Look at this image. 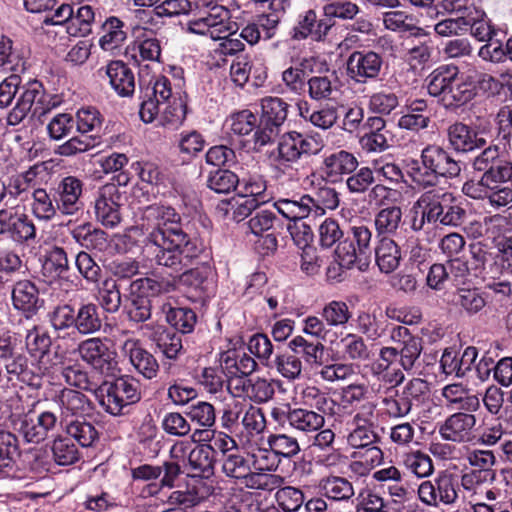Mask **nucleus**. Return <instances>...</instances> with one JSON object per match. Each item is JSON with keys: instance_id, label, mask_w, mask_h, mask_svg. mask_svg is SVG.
Instances as JSON below:
<instances>
[{"instance_id": "nucleus-1", "label": "nucleus", "mask_w": 512, "mask_h": 512, "mask_svg": "<svg viewBox=\"0 0 512 512\" xmlns=\"http://www.w3.org/2000/svg\"><path fill=\"white\" fill-rule=\"evenodd\" d=\"M139 225L144 235L141 253L145 261L175 273L183 271L180 283L197 292L209 291L210 268L188 269L203 253V245L185 231L182 216L174 207L162 203L143 207Z\"/></svg>"}, {"instance_id": "nucleus-2", "label": "nucleus", "mask_w": 512, "mask_h": 512, "mask_svg": "<svg viewBox=\"0 0 512 512\" xmlns=\"http://www.w3.org/2000/svg\"><path fill=\"white\" fill-rule=\"evenodd\" d=\"M416 205L421 209L420 223L412 224L414 231H419L425 223L457 228L467 219V211L462 203L442 188L430 189L420 195Z\"/></svg>"}, {"instance_id": "nucleus-3", "label": "nucleus", "mask_w": 512, "mask_h": 512, "mask_svg": "<svg viewBox=\"0 0 512 512\" xmlns=\"http://www.w3.org/2000/svg\"><path fill=\"white\" fill-rule=\"evenodd\" d=\"M317 198L308 194L293 198H280L274 203L277 211L289 220H302L310 215L323 214L325 209H335L339 205V198L335 189L321 187L316 192Z\"/></svg>"}, {"instance_id": "nucleus-4", "label": "nucleus", "mask_w": 512, "mask_h": 512, "mask_svg": "<svg viewBox=\"0 0 512 512\" xmlns=\"http://www.w3.org/2000/svg\"><path fill=\"white\" fill-rule=\"evenodd\" d=\"M261 115L254 132V146L261 148L272 143L281 133L287 120L290 105L280 97L267 96L261 99Z\"/></svg>"}, {"instance_id": "nucleus-5", "label": "nucleus", "mask_w": 512, "mask_h": 512, "mask_svg": "<svg viewBox=\"0 0 512 512\" xmlns=\"http://www.w3.org/2000/svg\"><path fill=\"white\" fill-rule=\"evenodd\" d=\"M372 231L367 225L362 223L352 225L348 232V237L339 242L336 249V258L340 259L343 266L352 268L356 263H360L359 269L364 270L362 266H367L366 261L371 255Z\"/></svg>"}, {"instance_id": "nucleus-6", "label": "nucleus", "mask_w": 512, "mask_h": 512, "mask_svg": "<svg viewBox=\"0 0 512 512\" xmlns=\"http://www.w3.org/2000/svg\"><path fill=\"white\" fill-rule=\"evenodd\" d=\"M104 386L105 394L99 397V403L113 416L124 415L127 407L141 399L140 384L133 377H120Z\"/></svg>"}, {"instance_id": "nucleus-7", "label": "nucleus", "mask_w": 512, "mask_h": 512, "mask_svg": "<svg viewBox=\"0 0 512 512\" xmlns=\"http://www.w3.org/2000/svg\"><path fill=\"white\" fill-rule=\"evenodd\" d=\"M77 351L83 362L103 375L115 376L118 371L117 353L109 347L106 339H85L78 344Z\"/></svg>"}, {"instance_id": "nucleus-8", "label": "nucleus", "mask_w": 512, "mask_h": 512, "mask_svg": "<svg viewBox=\"0 0 512 512\" xmlns=\"http://www.w3.org/2000/svg\"><path fill=\"white\" fill-rule=\"evenodd\" d=\"M230 10L225 6L215 4L201 15L189 21L188 30L198 35H208L211 39L222 38L223 34H230L235 23L230 20Z\"/></svg>"}, {"instance_id": "nucleus-9", "label": "nucleus", "mask_w": 512, "mask_h": 512, "mask_svg": "<svg viewBox=\"0 0 512 512\" xmlns=\"http://www.w3.org/2000/svg\"><path fill=\"white\" fill-rule=\"evenodd\" d=\"M320 150L319 143L312 137L296 131L281 136L277 146L276 161L285 167L297 162L303 155H312Z\"/></svg>"}, {"instance_id": "nucleus-10", "label": "nucleus", "mask_w": 512, "mask_h": 512, "mask_svg": "<svg viewBox=\"0 0 512 512\" xmlns=\"http://www.w3.org/2000/svg\"><path fill=\"white\" fill-rule=\"evenodd\" d=\"M121 191L115 186H101L94 200V214L98 222L106 228H114L122 221Z\"/></svg>"}, {"instance_id": "nucleus-11", "label": "nucleus", "mask_w": 512, "mask_h": 512, "mask_svg": "<svg viewBox=\"0 0 512 512\" xmlns=\"http://www.w3.org/2000/svg\"><path fill=\"white\" fill-rule=\"evenodd\" d=\"M0 235L17 243H28L36 238V227L29 216L14 208L0 210Z\"/></svg>"}, {"instance_id": "nucleus-12", "label": "nucleus", "mask_w": 512, "mask_h": 512, "mask_svg": "<svg viewBox=\"0 0 512 512\" xmlns=\"http://www.w3.org/2000/svg\"><path fill=\"white\" fill-rule=\"evenodd\" d=\"M383 67V58L374 51H354L347 60V71L358 83L376 80Z\"/></svg>"}, {"instance_id": "nucleus-13", "label": "nucleus", "mask_w": 512, "mask_h": 512, "mask_svg": "<svg viewBox=\"0 0 512 512\" xmlns=\"http://www.w3.org/2000/svg\"><path fill=\"white\" fill-rule=\"evenodd\" d=\"M20 89L22 91L17 98L15 106L10 110L6 118L9 126L20 124L29 112H32L34 116V109L41 104V99L44 97V87L37 80L21 85Z\"/></svg>"}, {"instance_id": "nucleus-14", "label": "nucleus", "mask_w": 512, "mask_h": 512, "mask_svg": "<svg viewBox=\"0 0 512 512\" xmlns=\"http://www.w3.org/2000/svg\"><path fill=\"white\" fill-rule=\"evenodd\" d=\"M482 177L486 186L495 191L497 202L503 207L512 202V163L502 159L495 166H490Z\"/></svg>"}, {"instance_id": "nucleus-15", "label": "nucleus", "mask_w": 512, "mask_h": 512, "mask_svg": "<svg viewBox=\"0 0 512 512\" xmlns=\"http://www.w3.org/2000/svg\"><path fill=\"white\" fill-rule=\"evenodd\" d=\"M391 339L397 343L399 365L404 371H412L422 352V340L413 336L405 326H396L391 331Z\"/></svg>"}, {"instance_id": "nucleus-16", "label": "nucleus", "mask_w": 512, "mask_h": 512, "mask_svg": "<svg viewBox=\"0 0 512 512\" xmlns=\"http://www.w3.org/2000/svg\"><path fill=\"white\" fill-rule=\"evenodd\" d=\"M56 205L60 208V214L72 216L77 214L83 207L80 200L83 193V182L74 176H66L53 186Z\"/></svg>"}, {"instance_id": "nucleus-17", "label": "nucleus", "mask_w": 512, "mask_h": 512, "mask_svg": "<svg viewBox=\"0 0 512 512\" xmlns=\"http://www.w3.org/2000/svg\"><path fill=\"white\" fill-rule=\"evenodd\" d=\"M420 158L422 162L428 163L440 178L453 179L461 174L462 163L439 145L429 144L424 147Z\"/></svg>"}, {"instance_id": "nucleus-18", "label": "nucleus", "mask_w": 512, "mask_h": 512, "mask_svg": "<svg viewBox=\"0 0 512 512\" xmlns=\"http://www.w3.org/2000/svg\"><path fill=\"white\" fill-rule=\"evenodd\" d=\"M13 307L23 313L26 319L34 317L44 306L39 289L30 280H20L13 285L11 292Z\"/></svg>"}, {"instance_id": "nucleus-19", "label": "nucleus", "mask_w": 512, "mask_h": 512, "mask_svg": "<svg viewBox=\"0 0 512 512\" xmlns=\"http://www.w3.org/2000/svg\"><path fill=\"white\" fill-rule=\"evenodd\" d=\"M272 416L276 420H286L291 427L303 432H315L323 427L325 418L321 413L307 408H291L286 409L275 408Z\"/></svg>"}, {"instance_id": "nucleus-20", "label": "nucleus", "mask_w": 512, "mask_h": 512, "mask_svg": "<svg viewBox=\"0 0 512 512\" xmlns=\"http://www.w3.org/2000/svg\"><path fill=\"white\" fill-rule=\"evenodd\" d=\"M475 412H455L448 416L439 426V434L442 439L455 443L470 440L477 423Z\"/></svg>"}, {"instance_id": "nucleus-21", "label": "nucleus", "mask_w": 512, "mask_h": 512, "mask_svg": "<svg viewBox=\"0 0 512 512\" xmlns=\"http://www.w3.org/2000/svg\"><path fill=\"white\" fill-rule=\"evenodd\" d=\"M367 131L360 137L361 148L368 153H379L390 147L392 134L382 117H369L365 123Z\"/></svg>"}, {"instance_id": "nucleus-22", "label": "nucleus", "mask_w": 512, "mask_h": 512, "mask_svg": "<svg viewBox=\"0 0 512 512\" xmlns=\"http://www.w3.org/2000/svg\"><path fill=\"white\" fill-rule=\"evenodd\" d=\"M449 145L461 153L483 148L487 141L482 133L462 122H455L447 128Z\"/></svg>"}, {"instance_id": "nucleus-23", "label": "nucleus", "mask_w": 512, "mask_h": 512, "mask_svg": "<svg viewBox=\"0 0 512 512\" xmlns=\"http://www.w3.org/2000/svg\"><path fill=\"white\" fill-rule=\"evenodd\" d=\"M276 500L283 512H297L305 503L306 512H324L328 505L322 498L306 500L303 492L294 487H285L276 493Z\"/></svg>"}, {"instance_id": "nucleus-24", "label": "nucleus", "mask_w": 512, "mask_h": 512, "mask_svg": "<svg viewBox=\"0 0 512 512\" xmlns=\"http://www.w3.org/2000/svg\"><path fill=\"white\" fill-rule=\"evenodd\" d=\"M109 79L111 88L120 97H129L135 91V76L132 69L121 60H112L99 72L103 71Z\"/></svg>"}, {"instance_id": "nucleus-25", "label": "nucleus", "mask_w": 512, "mask_h": 512, "mask_svg": "<svg viewBox=\"0 0 512 512\" xmlns=\"http://www.w3.org/2000/svg\"><path fill=\"white\" fill-rule=\"evenodd\" d=\"M445 406L456 412H476L480 408V399L462 384H448L442 389Z\"/></svg>"}, {"instance_id": "nucleus-26", "label": "nucleus", "mask_w": 512, "mask_h": 512, "mask_svg": "<svg viewBox=\"0 0 512 512\" xmlns=\"http://www.w3.org/2000/svg\"><path fill=\"white\" fill-rule=\"evenodd\" d=\"M358 165V160L352 153L340 150L325 157L322 169L328 180L337 182L342 175L356 171Z\"/></svg>"}, {"instance_id": "nucleus-27", "label": "nucleus", "mask_w": 512, "mask_h": 512, "mask_svg": "<svg viewBox=\"0 0 512 512\" xmlns=\"http://www.w3.org/2000/svg\"><path fill=\"white\" fill-rule=\"evenodd\" d=\"M374 252L376 264L382 273L389 274L400 266L401 249L393 238H376Z\"/></svg>"}, {"instance_id": "nucleus-28", "label": "nucleus", "mask_w": 512, "mask_h": 512, "mask_svg": "<svg viewBox=\"0 0 512 512\" xmlns=\"http://www.w3.org/2000/svg\"><path fill=\"white\" fill-rule=\"evenodd\" d=\"M138 296L151 300V298L158 297L176 290L175 278H154L142 277L133 280L129 289Z\"/></svg>"}, {"instance_id": "nucleus-29", "label": "nucleus", "mask_w": 512, "mask_h": 512, "mask_svg": "<svg viewBox=\"0 0 512 512\" xmlns=\"http://www.w3.org/2000/svg\"><path fill=\"white\" fill-rule=\"evenodd\" d=\"M403 211L400 206H388L380 209L374 217L376 238H393L403 225Z\"/></svg>"}, {"instance_id": "nucleus-30", "label": "nucleus", "mask_w": 512, "mask_h": 512, "mask_svg": "<svg viewBox=\"0 0 512 512\" xmlns=\"http://www.w3.org/2000/svg\"><path fill=\"white\" fill-rule=\"evenodd\" d=\"M62 422L69 420V417H81L91 410V402L83 393L73 389H63L59 396Z\"/></svg>"}, {"instance_id": "nucleus-31", "label": "nucleus", "mask_w": 512, "mask_h": 512, "mask_svg": "<svg viewBox=\"0 0 512 512\" xmlns=\"http://www.w3.org/2000/svg\"><path fill=\"white\" fill-rule=\"evenodd\" d=\"M31 196V210L37 219L50 221L60 213V208L56 207L58 201L55 197L53 187L49 190L45 188H36L33 190Z\"/></svg>"}, {"instance_id": "nucleus-32", "label": "nucleus", "mask_w": 512, "mask_h": 512, "mask_svg": "<svg viewBox=\"0 0 512 512\" xmlns=\"http://www.w3.org/2000/svg\"><path fill=\"white\" fill-rule=\"evenodd\" d=\"M216 450L210 444L196 445L189 452L188 465L194 475L209 478L214 474Z\"/></svg>"}, {"instance_id": "nucleus-33", "label": "nucleus", "mask_w": 512, "mask_h": 512, "mask_svg": "<svg viewBox=\"0 0 512 512\" xmlns=\"http://www.w3.org/2000/svg\"><path fill=\"white\" fill-rule=\"evenodd\" d=\"M73 239L88 250L104 251L108 247L106 232L94 227L91 223H83L71 231Z\"/></svg>"}, {"instance_id": "nucleus-34", "label": "nucleus", "mask_w": 512, "mask_h": 512, "mask_svg": "<svg viewBox=\"0 0 512 512\" xmlns=\"http://www.w3.org/2000/svg\"><path fill=\"white\" fill-rule=\"evenodd\" d=\"M474 96L471 83L465 82L458 74L439 101L447 109H456L471 101Z\"/></svg>"}, {"instance_id": "nucleus-35", "label": "nucleus", "mask_w": 512, "mask_h": 512, "mask_svg": "<svg viewBox=\"0 0 512 512\" xmlns=\"http://www.w3.org/2000/svg\"><path fill=\"white\" fill-rule=\"evenodd\" d=\"M308 95L315 101H329L336 99L338 94L337 76L334 72L312 76L307 81Z\"/></svg>"}, {"instance_id": "nucleus-36", "label": "nucleus", "mask_w": 512, "mask_h": 512, "mask_svg": "<svg viewBox=\"0 0 512 512\" xmlns=\"http://www.w3.org/2000/svg\"><path fill=\"white\" fill-rule=\"evenodd\" d=\"M452 303L468 316H473L487 304L484 293L477 288H460L452 296Z\"/></svg>"}, {"instance_id": "nucleus-37", "label": "nucleus", "mask_w": 512, "mask_h": 512, "mask_svg": "<svg viewBox=\"0 0 512 512\" xmlns=\"http://www.w3.org/2000/svg\"><path fill=\"white\" fill-rule=\"evenodd\" d=\"M129 348V359L133 367L146 379H153L159 371V364L156 358L136 342H127Z\"/></svg>"}, {"instance_id": "nucleus-38", "label": "nucleus", "mask_w": 512, "mask_h": 512, "mask_svg": "<svg viewBox=\"0 0 512 512\" xmlns=\"http://www.w3.org/2000/svg\"><path fill=\"white\" fill-rule=\"evenodd\" d=\"M101 28L103 35L99 39V46L104 51L118 49L127 38L125 23L118 17H108Z\"/></svg>"}, {"instance_id": "nucleus-39", "label": "nucleus", "mask_w": 512, "mask_h": 512, "mask_svg": "<svg viewBox=\"0 0 512 512\" xmlns=\"http://www.w3.org/2000/svg\"><path fill=\"white\" fill-rule=\"evenodd\" d=\"M69 270V261L65 250L54 246L46 251L42 263V275L53 281L62 277Z\"/></svg>"}, {"instance_id": "nucleus-40", "label": "nucleus", "mask_w": 512, "mask_h": 512, "mask_svg": "<svg viewBox=\"0 0 512 512\" xmlns=\"http://www.w3.org/2000/svg\"><path fill=\"white\" fill-rule=\"evenodd\" d=\"M459 74V69L453 65H441L433 70L426 78L427 91L432 97L440 98L448 87L453 83L456 75Z\"/></svg>"}, {"instance_id": "nucleus-41", "label": "nucleus", "mask_w": 512, "mask_h": 512, "mask_svg": "<svg viewBox=\"0 0 512 512\" xmlns=\"http://www.w3.org/2000/svg\"><path fill=\"white\" fill-rule=\"evenodd\" d=\"M102 328L99 307L94 303L81 304L76 310L75 333L90 335Z\"/></svg>"}, {"instance_id": "nucleus-42", "label": "nucleus", "mask_w": 512, "mask_h": 512, "mask_svg": "<svg viewBox=\"0 0 512 512\" xmlns=\"http://www.w3.org/2000/svg\"><path fill=\"white\" fill-rule=\"evenodd\" d=\"M63 423L70 439L73 438L82 447H90L98 439L95 426L82 417L65 420Z\"/></svg>"}, {"instance_id": "nucleus-43", "label": "nucleus", "mask_w": 512, "mask_h": 512, "mask_svg": "<svg viewBox=\"0 0 512 512\" xmlns=\"http://www.w3.org/2000/svg\"><path fill=\"white\" fill-rule=\"evenodd\" d=\"M99 306L107 313L114 314L122 305V294L116 279H106L97 290Z\"/></svg>"}, {"instance_id": "nucleus-44", "label": "nucleus", "mask_w": 512, "mask_h": 512, "mask_svg": "<svg viewBox=\"0 0 512 512\" xmlns=\"http://www.w3.org/2000/svg\"><path fill=\"white\" fill-rule=\"evenodd\" d=\"M398 390L412 411L428 400L430 392L429 383L421 378H412Z\"/></svg>"}, {"instance_id": "nucleus-45", "label": "nucleus", "mask_w": 512, "mask_h": 512, "mask_svg": "<svg viewBox=\"0 0 512 512\" xmlns=\"http://www.w3.org/2000/svg\"><path fill=\"white\" fill-rule=\"evenodd\" d=\"M239 184L238 175L229 169H213L209 171L206 178L207 187L218 194H228L234 191Z\"/></svg>"}, {"instance_id": "nucleus-46", "label": "nucleus", "mask_w": 512, "mask_h": 512, "mask_svg": "<svg viewBox=\"0 0 512 512\" xmlns=\"http://www.w3.org/2000/svg\"><path fill=\"white\" fill-rule=\"evenodd\" d=\"M288 345L292 352L302 357L306 363L320 364L324 352V346L320 341H308L303 336H296Z\"/></svg>"}, {"instance_id": "nucleus-47", "label": "nucleus", "mask_w": 512, "mask_h": 512, "mask_svg": "<svg viewBox=\"0 0 512 512\" xmlns=\"http://www.w3.org/2000/svg\"><path fill=\"white\" fill-rule=\"evenodd\" d=\"M154 342L157 349L168 359H177L183 351L181 335L172 329L157 331Z\"/></svg>"}, {"instance_id": "nucleus-48", "label": "nucleus", "mask_w": 512, "mask_h": 512, "mask_svg": "<svg viewBox=\"0 0 512 512\" xmlns=\"http://www.w3.org/2000/svg\"><path fill=\"white\" fill-rule=\"evenodd\" d=\"M49 321L53 329L58 333V337H64L61 332L66 333L72 329L75 333L76 310L70 304H59L49 313Z\"/></svg>"}, {"instance_id": "nucleus-49", "label": "nucleus", "mask_w": 512, "mask_h": 512, "mask_svg": "<svg viewBox=\"0 0 512 512\" xmlns=\"http://www.w3.org/2000/svg\"><path fill=\"white\" fill-rule=\"evenodd\" d=\"M51 450L55 463L60 466L72 465L79 459L78 448L69 437L55 438Z\"/></svg>"}, {"instance_id": "nucleus-50", "label": "nucleus", "mask_w": 512, "mask_h": 512, "mask_svg": "<svg viewBox=\"0 0 512 512\" xmlns=\"http://www.w3.org/2000/svg\"><path fill=\"white\" fill-rule=\"evenodd\" d=\"M320 315L329 328L344 327L352 316L348 305L340 300H332L325 304Z\"/></svg>"}, {"instance_id": "nucleus-51", "label": "nucleus", "mask_w": 512, "mask_h": 512, "mask_svg": "<svg viewBox=\"0 0 512 512\" xmlns=\"http://www.w3.org/2000/svg\"><path fill=\"white\" fill-rule=\"evenodd\" d=\"M222 470L227 477L242 479L243 477L253 478L249 460L237 450L225 455Z\"/></svg>"}, {"instance_id": "nucleus-52", "label": "nucleus", "mask_w": 512, "mask_h": 512, "mask_svg": "<svg viewBox=\"0 0 512 512\" xmlns=\"http://www.w3.org/2000/svg\"><path fill=\"white\" fill-rule=\"evenodd\" d=\"M267 444L273 454L278 457L292 458L301 450L297 438L284 433L269 435Z\"/></svg>"}, {"instance_id": "nucleus-53", "label": "nucleus", "mask_w": 512, "mask_h": 512, "mask_svg": "<svg viewBox=\"0 0 512 512\" xmlns=\"http://www.w3.org/2000/svg\"><path fill=\"white\" fill-rule=\"evenodd\" d=\"M166 320L178 332L186 334L193 331L197 316L190 308L171 307L166 313Z\"/></svg>"}, {"instance_id": "nucleus-54", "label": "nucleus", "mask_w": 512, "mask_h": 512, "mask_svg": "<svg viewBox=\"0 0 512 512\" xmlns=\"http://www.w3.org/2000/svg\"><path fill=\"white\" fill-rule=\"evenodd\" d=\"M94 18L95 13L90 5L78 7L77 11L73 13L71 24L67 27V33L74 37L89 34Z\"/></svg>"}, {"instance_id": "nucleus-55", "label": "nucleus", "mask_w": 512, "mask_h": 512, "mask_svg": "<svg viewBox=\"0 0 512 512\" xmlns=\"http://www.w3.org/2000/svg\"><path fill=\"white\" fill-rule=\"evenodd\" d=\"M241 424L249 436L261 434L266 428V418L261 408L248 405L242 409Z\"/></svg>"}, {"instance_id": "nucleus-56", "label": "nucleus", "mask_w": 512, "mask_h": 512, "mask_svg": "<svg viewBox=\"0 0 512 512\" xmlns=\"http://www.w3.org/2000/svg\"><path fill=\"white\" fill-rule=\"evenodd\" d=\"M411 180L423 189L434 187L439 182V175L422 160H412L409 166Z\"/></svg>"}, {"instance_id": "nucleus-57", "label": "nucleus", "mask_w": 512, "mask_h": 512, "mask_svg": "<svg viewBox=\"0 0 512 512\" xmlns=\"http://www.w3.org/2000/svg\"><path fill=\"white\" fill-rule=\"evenodd\" d=\"M127 299L129 301V305L127 306V314L131 321L142 323L151 318V300L138 296L136 293L130 290L128 292Z\"/></svg>"}, {"instance_id": "nucleus-58", "label": "nucleus", "mask_w": 512, "mask_h": 512, "mask_svg": "<svg viewBox=\"0 0 512 512\" xmlns=\"http://www.w3.org/2000/svg\"><path fill=\"white\" fill-rule=\"evenodd\" d=\"M98 137L96 135L91 136H76L71 137L69 140L59 145L55 149V153L64 156L70 157L74 156L78 153H83L88 151L89 149L96 146Z\"/></svg>"}, {"instance_id": "nucleus-59", "label": "nucleus", "mask_w": 512, "mask_h": 512, "mask_svg": "<svg viewBox=\"0 0 512 512\" xmlns=\"http://www.w3.org/2000/svg\"><path fill=\"white\" fill-rule=\"evenodd\" d=\"M102 116L94 107H86L78 110L75 126L82 135L89 132H98L102 126Z\"/></svg>"}, {"instance_id": "nucleus-60", "label": "nucleus", "mask_w": 512, "mask_h": 512, "mask_svg": "<svg viewBox=\"0 0 512 512\" xmlns=\"http://www.w3.org/2000/svg\"><path fill=\"white\" fill-rule=\"evenodd\" d=\"M323 16L352 20L360 13V8L356 3L351 1L334 0L326 3L323 8Z\"/></svg>"}, {"instance_id": "nucleus-61", "label": "nucleus", "mask_w": 512, "mask_h": 512, "mask_svg": "<svg viewBox=\"0 0 512 512\" xmlns=\"http://www.w3.org/2000/svg\"><path fill=\"white\" fill-rule=\"evenodd\" d=\"M344 356L353 361L369 359L370 351L362 337L349 333L341 340Z\"/></svg>"}, {"instance_id": "nucleus-62", "label": "nucleus", "mask_w": 512, "mask_h": 512, "mask_svg": "<svg viewBox=\"0 0 512 512\" xmlns=\"http://www.w3.org/2000/svg\"><path fill=\"white\" fill-rule=\"evenodd\" d=\"M186 117V105L183 100L172 98V100L162 104L160 122L162 125L178 126Z\"/></svg>"}, {"instance_id": "nucleus-63", "label": "nucleus", "mask_w": 512, "mask_h": 512, "mask_svg": "<svg viewBox=\"0 0 512 512\" xmlns=\"http://www.w3.org/2000/svg\"><path fill=\"white\" fill-rule=\"evenodd\" d=\"M34 425L33 411L16 415L12 419L14 431H16L24 441L28 443H40L42 439L38 438L39 433Z\"/></svg>"}, {"instance_id": "nucleus-64", "label": "nucleus", "mask_w": 512, "mask_h": 512, "mask_svg": "<svg viewBox=\"0 0 512 512\" xmlns=\"http://www.w3.org/2000/svg\"><path fill=\"white\" fill-rule=\"evenodd\" d=\"M75 127V120L69 113L55 115L47 125L49 137L59 141L69 136Z\"/></svg>"}]
</instances>
